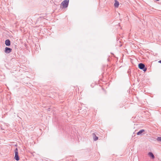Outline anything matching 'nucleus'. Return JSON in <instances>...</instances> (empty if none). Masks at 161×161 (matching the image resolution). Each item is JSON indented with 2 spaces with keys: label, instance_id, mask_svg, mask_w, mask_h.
Segmentation results:
<instances>
[{
  "label": "nucleus",
  "instance_id": "1",
  "mask_svg": "<svg viewBox=\"0 0 161 161\" xmlns=\"http://www.w3.org/2000/svg\"><path fill=\"white\" fill-rule=\"evenodd\" d=\"M69 1V0H64L62 2L61 5H62L63 8H64L68 7Z\"/></svg>",
  "mask_w": 161,
  "mask_h": 161
},
{
  "label": "nucleus",
  "instance_id": "2",
  "mask_svg": "<svg viewBox=\"0 0 161 161\" xmlns=\"http://www.w3.org/2000/svg\"><path fill=\"white\" fill-rule=\"evenodd\" d=\"M138 68L142 70L144 72H145L147 70V68L145 67L144 64L140 63L138 64Z\"/></svg>",
  "mask_w": 161,
  "mask_h": 161
},
{
  "label": "nucleus",
  "instance_id": "3",
  "mask_svg": "<svg viewBox=\"0 0 161 161\" xmlns=\"http://www.w3.org/2000/svg\"><path fill=\"white\" fill-rule=\"evenodd\" d=\"M15 156L14 159L17 161H19V157L18 156V149L17 148H16L15 150Z\"/></svg>",
  "mask_w": 161,
  "mask_h": 161
},
{
  "label": "nucleus",
  "instance_id": "4",
  "mask_svg": "<svg viewBox=\"0 0 161 161\" xmlns=\"http://www.w3.org/2000/svg\"><path fill=\"white\" fill-rule=\"evenodd\" d=\"M12 50L11 48L7 47L5 48L4 52L6 53H9L12 51Z\"/></svg>",
  "mask_w": 161,
  "mask_h": 161
},
{
  "label": "nucleus",
  "instance_id": "5",
  "mask_svg": "<svg viewBox=\"0 0 161 161\" xmlns=\"http://www.w3.org/2000/svg\"><path fill=\"white\" fill-rule=\"evenodd\" d=\"M5 44L7 46H9L10 45L11 42L9 39H7L5 41Z\"/></svg>",
  "mask_w": 161,
  "mask_h": 161
},
{
  "label": "nucleus",
  "instance_id": "6",
  "mask_svg": "<svg viewBox=\"0 0 161 161\" xmlns=\"http://www.w3.org/2000/svg\"><path fill=\"white\" fill-rule=\"evenodd\" d=\"M115 1V3L114 4V6L115 7L118 8L119 5V3L117 0H114Z\"/></svg>",
  "mask_w": 161,
  "mask_h": 161
},
{
  "label": "nucleus",
  "instance_id": "7",
  "mask_svg": "<svg viewBox=\"0 0 161 161\" xmlns=\"http://www.w3.org/2000/svg\"><path fill=\"white\" fill-rule=\"evenodd\" d=\"M92 136L93 140L94 141H96L98 139V137L96 136V134L93 133L92 134Z\"/></svg>",
  "mask_w": 161,
  "mask_h": 161
},
{
  "label": "nucleus",
  "instance_id": "8",
  "mask_svg": "<svg viewBox=\"0 0 161 161\" xmlns=\"http://www.w3.org/2000/svg\"><path fill=\"white\" fill-rule=\"evenodd\" d=\"M148 155L149 156L152 158L153 159L155 158V156L153 154V153L152 152H149L148 153Z\"/></svg>",
  "mask_w": 161,
  "mask_h": 161
},
{
  "label": "nucleus",
  "instance_id": "9",
  "mask_svg": "<svg viewBox=\"0 0 161 161\" xmlns=\"http://www.w3.org/2000/svg\"><path fill=\"white\" fill-rule=\"evenodd\" d=\"M145 130L143 129H142L139 131L137 133V134L138 135H140L142 134V133L144 132Z\"/></svg>",
  "mask_w": 161,
  "mask_h": 161
},
{
  "label": "nucleus",
  "instance_id": "10",
  "mask_svg": "<svg viewBox=\"0 0 161 161\" xmlns=\"http://www.w3.org/2000/svg\"><path fill=\"white\" fill-rule=\"evenodd\" d=\"M156 140L158 142H161V136L158 137L156 138Z\"/></svg>",
  "mask_w": 161,
  "mask_h": 161
},
{
  "label": "nucleus",
  "instance_id": "11",
  "mask_svg": "<svg viewBox=\"0 0 161 161\" xmlns=\"http://www.w3.org/2000/svg\"><path fill=\"white\" fill-rule=\"evenodd\" d=\"M158 62L161 64V60L159 61Z\"/></svg>",
  "mask_w": 161,
  "mask_h": 161
}]
</instances>
